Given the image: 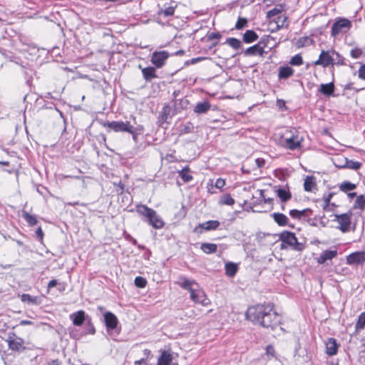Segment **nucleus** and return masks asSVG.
Segmentation results:
<instances>
[{"label":"nucleus","mask_w":365,"mask_h":365,"mask_svg":"<svg viewBox=\"0 0 365 365\" xmlns=\"http://www.w3.org/2000/svg\"><path fill=\"white\" fill-rule=\"evenodd\" d=\"M245 316L253 324L272 329L277 327L281 321V316L274 310L271 304L251 306L248 307Z\"/></svg>","instance_id":"1"},{"label":"nucleus","mask_w":365,"mask_h":365,"mask_svg":"<svg viewBox=\"0 0 365 365\" xmlns=\"http://www.w3.org/2000/svg\"><path fill=\"white\" fill-rule=\"evenodd\" d=\"M176 284L181 288L190 292V299L195 303L200 304L204 307H207L210 304V299L196 281L187 279L184 276H180Z\"/></svg>","instance_id":"2"},{"label":"nucleus","mask_w":365,"mask_h":365,"mask_svg":"<svg viewBox=\"0 0 365 365\" xmlns=\"http://www.w3.org/2000/svg\"><path fill=\"white\" fill-rule=\"evenodd\" d=\"M136 212L141 216L146 218L149 225L155 229H161L164 227L165 223L163 219L157 214L153 209L148 207L145 205H136Z\"/></svg>","instance_id":"3"},{"label":"nucleus","mask_w":365,"mask_h":365,"mask_svg":"<svg viewBox=\"0 0 365 365\" xmlns=\"http://www.w3.org/2000/svg\"><path fill=\"white\" fill-rule=\"evenodd\" d=\"M351 28V22L345 18H339L331 26V36H336L340 33H346Z\"/></svg>","instance_id":"4"},{"label":"nucleus","mask_w":365,"mask_h":365,"mask_svg":"<svg viewBox=\"0 0 365 365\" xmlns=\"http://www.w3.org/2000/svg\"><path fill=\"white\" fill-rule=\"evenodd\" d=\"M105 127H108L115 132H128L130 134L134 133V127L128 121H111L104 124Z\"/></svg>","instance_id":"5"},{"label":"nucleus","mask_w":365,"mask_h":365,"mask_svg":"<svg viewBox=\"0 0 365 365\" xmlns=\"http://www.w3.org/2000/svg\"><path fill=\"white\" fill-rule=\"evenodd\" d=\"M279 239L282 241V248H291L294 250H297V237L294 233L284 231L280 234Z\"/></svg>","instance_id":"6"},{"label":"nucleus","mask_w":365,"mask_h":365,"mask_svg":"<svg viewBox=\"0 0 365 365\" xmlns=\"http://www.w3.org/2000/svg\"><path fill=\"white\" fill-rule=\"evenodd\" d=\"M334 50L322 51L319 56V59L315 61V65L322 66L324 68L334 66L333 56H334Z\"/></svg>","instance_id":"7"},{"label":"nucleus","mask_w":365,"mask_h":365,"mask_svg":"<svg viewBox=\"0 0 365 365\" xmlns=\"http://www.w3.org/2000/svg\"><path fill=\"white\" fill-rule=\"evenodd\" d=\"M170 56V54L166 51H155L151 56V62L156 68H161L165 63L166 60Z\"/></svg>","instance_id":"8"},{"label":"nucleus","mask_w":365,"mask_h":365,"mask_svg":"<svg viewBox=\"0 0 365 365\" xmlns=\"http://www.w3.org/2000/svg\"><path fill=\"white\" fill-rule=\"evenodd\" d=\"M365 262V252L360 251L350 254L346 257V263L350 265L361 264Z\"/></svg>","instance_id":"9"},{"label":"nucleus","mask_w":365,"mask_h":365,"mask_svg":"<svg viewBox=\"0 0 365 365\" xmlns=\"http://www.w3.org/2000/svg\"><path fill=\"white\" fill-rule=\"evenodd\" d=\"M104 323L108 331L116 328L118 320L117 317L110 312H106L104 314Z\"/></svg>","instance_id":"10"},{"label":"nucleus","mask_w":365,"mask_h":365,"mask_svg":"<svg viewBox=\"0 0 365 365\" xmlns=\"http://www.w3.org/2000/svg\"><path fill=\"white\" fill-rule=\"evenodd\" d=\"M279 143L290 150H294L297 147V143L294 141V138L289 132L286 131L281 137Z\"/></svg>","instance_id":"11"},{"label":"nucleus","mask_w":365,"mask_h":365,"mask_svg":"<svg viewBox=\"0 0 365 365\" xmlns=\"http://www.w3.org/2000/svg\"><path fill=\"white\" fill-rule=\"evenodd\" d=\"M335 221L338 222V227L342 232H346L349 230L351 224V217L349 214H341L335 216Z\"/></svg>","instance_id":"12"},{"label":"nucleus","mask_w":365,"mask_h":365,"mask_svg":"<svg viewBox=\"0 0 365 365\" xmlns=\"http://www.w3.org/2000/svg\"><path fill=\"white\" fill-rule=\"evenodd\" d=\"M264 53V48L260 45V43H257L252 46H250L244 51V55L246 56H262Z\"/></svg>","instance_id":"13"},{"label":"nucleus","mask_w":365,"mask_h":365,"mask_svg":"<svg viewBox=\"0 0 365 365\" xmlns=\"http://www.w3.org/2000/svg\"><path fill=\"white\" fill-rule=\"evenodd\" d=\"M303 185L305 191L315 192L317 190L316 178L313 175L306 176Z\"/></svg>","instance_id":"14"},{"label":"nucleus","mask_w":365,"mask_h":365,"mask_svg":"<svg viewBox=\"0 0 365 365\" xmlns=\"http://www.w3.org/2000/svg\"><path fill=\"white\" fill-rule=\"evenodd\" d=\"M341 160L344 162V163L336 164V166L340 168H349L354 170H359L361 163L358 161H354L352 160H349L347 158H341Z\"/></svg>","instance_id":"15"},{"label":"nucleus","mask_w":365,"mask_h":365,"mask_svg":"<svg viewBox=\"0 0 365 365\" xmlns=\"http://www.w3.org/2000/svg\"><path fill=\"white\" fill-rule=\"evenodd\" d=\"M337 255V250H325L317 258L319 264H324L328 260H331Z\"/></svg>","instance_id":"16"},{"label":"nucleus","mask_w":365,"mask_h":365,"mask_svg":"<svg viewBox=\"0 0 365 365\" xmlns=\"http://www.w3.org/2000/svg\"><path fill=\"white\" fill-rule=\"evenodd\" d=\"M8 343L9 348L14 351H19L24 348V340L21 338L17 336H9Z\"/></svg>","instance_id":"17"},{"label":"nucleus","mask_w":365,"mask_h":365,"mask_svg":"<svg viewBox=\"0 0 365 365\" xmlns=\"http://www.w3.org/2000/svg\"><path fill=\"white\" fill-rule=\"evenodd\" d=\"M326 353L329 356H334L336 354L339 345L336 340L333 338H329L325 343Z\"/></svg>","instance_id":"18"},{"label":"nucleus","mask_w":365,"mask_h":365,"mask_svg":"<svg viewBox=\"0 0 365 365\" xmlns=\"http://www.w3.org/2000/svg\"><path fill=\"white\" fill-rule=\"evenodd\" d=\"M335 86L333 82L329 83H322L318 88V92L326 96H330L334 94Z\"/></svg>","instance_id":"19"},{"label":"nucleus","mask_w":365,"mask_h":365,"mask_svg":"<svg viewBox=\"0 0 365 365\" xmlns=\"http://www.w3.org/2000/svg\"><path fill=\"white\" fill-rule=\"evenodd\" d=\"M85 314L84 311L80 310L71 314L70 319L75 326H81L85 321Z\"/></svg>","instance_id":"20"},{"label":"nucleus","mask_w":365,"mask_h":365,"mask_svg":"<svg viewBox=\"0 0 365 365\" xmlns=\"http://www.w3.org/2000/svg\"><path fill=\"white\" fill-rule=\"evenodd\" d=\"M158 365H178V364L173 361V357L170 353L163 351L158 360Z\"/></svg>","instance_id":"21"},{"label":"nucleus","mask_w":365,"mask_h":365,"mask_svg":"<svg viewBox=\"0 0 365 365\" xmlns=\"http://www.w3.org/2000/svg\"><path fill=\"white\" fill-rule=\"evenodd\" d=\"M220 225V222L217 220H208L200 224L198 227L195 228V230H197L198 228L203 229L206 231L215 230L217 229Z\"/></svg>","instance_id":"22"},{"label":"nucleus","mask_w":365,"mask_h":365,"mask_svg":"<svg viewBox=\"0 0 365 365\" xmlns=\"http://www.w3.org/2000/svg\"><path fill=\"white\" fill-rule=\"evenodd\" d=\"M142 74L145 80L147 81H150L152 79L158 77L155 73V68L153 67H146L143 68Z\"/></svg>","instance_id":"23"},{"label":"nucleus","mask_w":365,"mask_h":365,"mask_svg":"<svg viewBox=\"0 0 365 365\" xmlns=\"http://www.w3.org/2000/svg\"><path fill=\"white\" fill-rule=\"evenodd\" d=\"M259 36L253 30H247L242 36V40L246 43H251L258 39Z\"/></svg>","instance_id":"24"},{"label":"nucleus","mask_w":365,"mask_h":365,"mask_svg":"<svg viewBox=\"0 0 365 365\" xmlns=\"http://www.w3.org/2000/svg\"><path fill=\"white\" fill-rule=\"evenodd\" d=\"M211 108V105L207 101L199 102L197 103L194 108V111L196 113H205L208 111Z\"/></svg>","instance_id":"25"},{"label":"nucleus","mask_w":365,"mask_h":365,"mask_svg":"<svg viewBox=\"0 0 365 365\" xmlns=\"http://www.w3.org/2000/svg\"><path fill=\"white\" fill-rule=\"evenodd\" d=\"M177 7V4L175 2H173L171 5L165 7V9H161L158 11L159 16H164L165 17L171 16L174 14L175 10Z\"/></svg>","instance_id":"26"},{"label":"nucleus","mask_w":365,"mask_h":365,"mask_svg":"<svg viewBox=\"0 0 365 365\" xmlns=\"http://www.w3.org/2000/svg\"><path fill=\"white\" fill-rule=\"evenodd\" d=\"M294 73V70L287 66H282L279 68L278 77L279 78H287L290 77Z\"/></svg>","instance_id":"27"},{"label":"nucleus","mask_w":365,"mask_h":365,"mask_svg":"<svg viewBox=\"0 0 365 365\" xmlns=\"http://www.w3.org/2000/svg\"><path fill=\"white\" fill-rule=\"evenodd\" d=\"M21 299L23 302L29 304H39L40 300L38 297H32L29 294H23L21 296Z\"/></svg>","instance_id":"28"},{"label":"nucleus","mask_w":365,"mask_h":365,"mask_svg":"<svg viewBox=\"0 0 365 365\" xmlns=\"http://www.w3.org/2000/svg\"><path fill=\"white\" fill-rule=\"evenodd\" d=\"M276 192H277V195L279 197V198L282 202H286L291 198L290 192L284 187L278 188L276 190Z\"/></svg>","instance_id":"29"},{"label":"nucleus","mask_w":365,"mask_h":365,"mask_svg":"<svg viewBox=\"0 0 365 365\" xmlns=\"http://www.w3.org/2000/svg\"><path fill=\"white\" fill-rule=\"evenodd\" d=\"M274 220L279 225L284 226L287 225L288 218L286 215L279 212H274L272 214Z\"/></svg>","instance_id":"30"},{"label":"nucleus","mask_w":365,"mask_h":365,"mask_svg":"<svg viewBox=\"0 0 365 365\" xmlns=\"http://www.w3.org/2000/svg\"><path fill=\"white\" fill-rule=\"evenodd\" d=\"M200 248L205 253L212 254L217 251V246L214 243H202Z\"/></svg>","instance_id":"31"},{"label":"nucleus","mask_w":365,"mask_h":365,"mask_svg":"<svg viewBox=\"0 0 365 365\" xmlns=\"http://www.w3.org/2000/svg\"><path fill=\"white\" fill-rule=\"evenodd\" d=\"M235 201L230 194H224L219 199V204L223 205H233Z\"/></svg>","instance_id":"32"},{"label":"nucleus","mask_w":365,"mask_h":365,"mask_svg":"<svg viewBox=\"0 0 365 365\" xmlns=\"http://www.w3.org/2000/svg\"><path fill=\"white\" fill-rule=\"evenodd\" d=\"M22 217L30 226L36 225L38 222L36 217L34 215H30L26 211H23Z\"/></svg>","instance_id":"33"},{"label":"nucleus","mask_w":365,"mask_h":365,"mask_svg":"<svg viewBox=\"0 0 365 365\" xmlns=\"http://www.w3.org/2000/svg\"><path fill=\"white\" fill-rule=\"evenodd\" d=\"M237 270V266L232 262H228L225 264V272L229 277H233Z\"/></svg>","instance_id":"34"},{"label":"nucleus","mask_w":365,"mask_h":365,"mask_svg":"<svg viewBox=\"0 0 365 365\" xmlns=\"http://www.w3.org/2000/svg\"><path fill=\"white\" fill-rule=\"evenodd\" d=\"M189 168L185 167L182 170L178 171L179 175L184 182H187L192 180V176L189 173Z\"/></svg>","instance_id":"35"},{"label":"nucleus","mask_w":365,"mask_h":365,"mask_svg":"<svg viewBox=\"0 0 365 365\" xmlns=\"http://www.w3.org/2000/svg\"><path fill=\"white\" fill-rule=\"evenodd\" d=\"M355 188L356 185L348 181L343 182L339 186L340 190L343 192H348L349 190H354Z\"/></svg>","instance_id":"36"},{"label":"nucleus","mask_w":365,"mask_h":365,"mask_svg":"<svg viewBox=\"0 0 365 365\" xmlns=\"http://www.w3.org/2000/svg\"><path fill=\"white\" fill-rule=\"evenodd\" d=\"M312 212L310 210H304L302 211L298 210V220L302 221H307V222H309V220L307 219V217H309L310 215H312Z\"/></svg>","instance_id":"37"},{"label":"nucleus","mask_w":365,"mask_h":365,"mask_svg":"<svg viewBox=\"0 0 365 365\" xmlns=\"http://www.w3.org/2000/svg\"><path fill=\"white\" fill-rule=\"evenodd\" d=\"M354 207L359 208L360 210H364L365 207V195H359L356 197Z\"/></svg>","instance_id":"38"},{"label":"nucleus","mask_w":365,"mask_h":365,"mask_svg":"<svg viewBox=\"0 0 365 365\" xmlns=\"http://www.w3.org/2000/svg\"><path fill=\"white\" fill-rule=\"evenodd\" d=\"M227 43L235 49H238L241 47V41L235 38H228L227 39Z\"/></svg>","instance_id":"39"},{"label":"nucleus","mask_w":365,"mask_h":365,"mask_svg":"<svg viewBox=\"0 0 365 365\" xmlns=\"http://www.w3.org/2000/svg\"><path fill=\"white\" fill-rule=\"evenodd\" d=\"M365 327V312H362L358 317L356 323V329L359 330L364 329Z\"/></svg>","instance_id":"40"},{"label":"nucleus","mask_w":365,"mask_h":365,"mask_svg":"<svg viewBox=\"0 0 365 365\" xmlns=\"http://www.w3.org/2000/svg\"><path fill=\"white\" fill-rule=\"evenodd\" d=\"M312 42H313V41L310 37H308V36L302 37L299 39H298V48L309 46V45L312 44Z\"/></svg>","instance_id":"41"},{"label":"nucleus","mask_w":365,"mask_h":365,"mask_svg":"<svg viewBox=\"0 0 365 365\" xmlns=\"http://www.w3.org/2000/svg\"><path fill=\"white\" fill-rule=\"evenodd\" d=\"M334 65L336 64L339 66L345 65L344 58L338 52L335 51L334 56H333Z\"/></svg>","instance_id":"42"},{"label":"nucleus","mask_w":365,"mask_h":365,"mask_svg":"<svg viewBox=\"0 0 365 365\" xmlns=\"http://www.w3.org/2000/svg\"><path fill=\"white\" fill-rule=\"evenodd\" d=\"M135 285L140 288H144L147 284V281L144 277H136L134 280Z\"/></svg>","instance_id":"43"},{"label":"nucleus","mask_w":365,"mask_h":365,"mask_svg":"<svg viewBox=\"0 0 365 365\" xmlns=\"http://www.w3.org/2000/svg\"><path fill=\"white\" fill-rule=\"evenodd\" d=\"M247 24V19L246 18L240 17L235 24V28L240 30L245 27Z\"/></svg>","instance_id":"44"},{"label":"nucleus","mask_w":365,"mask_h":365,"mask_svg":"<svg viewBox=\"0 0 365 365\" xmlns=\"http://www.w3.org/2000/svg\"><path fill=\"white\" fill-rule=\"evenodd\" d=\"M363 51L361 48H354L351 50L350 55L353 58L357 59L362 56Z\"/></svg>","instance_id":"45"},{"label":"nucleus","mask_w":365,"mask_h":365,"mask_svg":"<svg viewBox=\"0 0 365 365\" xmlns=\"http://www.w3.org/2000/svg\"><path fill=\"white\" fill-rule=\"evenodd\" d=\"M332 197V194L331 193H329L328 195H327L326 197H324V205H323V207L324 210L327 209V207H329V202H330V200Z\"/></svg>","instance_id":"46"},{"label":"nucleus","mask_w":365,"mask_h":365,"mask_svg":"<svg viewBox=\"0 0 365 365\" xmlns=\"http://www.w3.org/2000/svg\"><path fill=\"white\" fill-rule=\"evenodd\" d=\"M359 78L365 80V64L361 65L359 69Z\"/></svg>","instance_id":"47"},{"label":"nucleus","mask_w":365,"mask_h":365,"mask_svg":"<svg viewBox=\"0 0 365 365\" xmlns=\"http://www.w3.org/2000/svg\"><path fill=\"white\" fill-rule=\"evenodd\" d=\"M225 180H223L222 178L217 179V180L215 181V187L219 188V189L222 188L225 186Z\"/></svg>","instance_id":"48"},{"label":"nucleus","mask_w":365,"mask_h":365,"mask_svg":"<svg viewBox=\"0 0 365 365\" xmlns=\"http://www.w3.org/2000/svg\"><path fill=\"white\" fill-rule=\"evenodd\" d=\"M255 163L258 168H263L265 165V160L263 158H256Z\"/></svg>","instance_id":"49"},{"label":"nucleus","mask_w":365,"mask_h":365,"mask_svg":"<svg viewBox=\"0 0 365 365\" xmlns=\"http://www.w3.org/2000/svg\"><path fill=\"white\" fill-rule=\"evenodd\" d=\"M36 237L37 238L40 240V241H42L43 240V230L41 227H38L36 231Z\"/></svg>","instance_id":"50"},{"label":"nucleus","mask_w":365,"mask_h":365,"mask_svg":"<svg viewBox=\"0 0 365 365\" xmlns=\"http://www.w3.org/2000/svg\"><path fill=\"white\" fill-rule=\"evenodd\" d=\"M266 353L269 356H274V349L272 346L269 345L266 348Z\"/></svg>","instance_id":"51"},{"label":"nucleus","mask_w":365,"mask_h":365,"mask_svg":"<svg viewBox=\"0 0 365 365\" xmlns=\"http://www.w3.org/2000/svg\"><path fill=\"white\" fill-rule=\"evenodd\" d=\"M58 284V282L56 279H52L51 280L48 284V289H51V288H53L54 287H56Z\"/></svg>","instance_id":"52"},{"label":"nucleus","mask_w":365,"mask_h":365,"mask_svg":"<svg viewBox=\"0 0 365 365\" xmlns=\"http://www.w3.org/2000/svg\"><path fill=\"white\" fill-rule=\"evenodd\" d=\"M221 37L220 34L218 33H211L209 35L210 39H219Z\"/></svg>","instance_id":"53"},{"label":"nucleus","mask_w":365,"mask_h":365,"mask_svg":"<svg viewBox=\"0 0 365 365\" xmlns=\"http://www.w3.org/2000/svg\"><path fill=\"white\" fill-rule=\"evenodd\" d=\"M279 11L277 9H272L267 12V16L269 18H272V16H275L277 14H278Z\"/></svg>","instance_id":"54"},{"label":"nucleus","mask_w":365,"mask_h":365,"mask_svg":"<svg viewBox=\"0 0 365 365\" xmlns=\"http://www.w3.org/2000/svg\"><path fill=\"white\" fill-rule=\"evenodd\" d=\"M33 324V322L29 320H21L19 323L21 326L31 325Z\"/></svg>","instance_id":"55"},{"label":"nucleus","mask_w":365,"mask_h":365,"mask_svg":"<svg viewBox=\"0 0 365 365\" xmlns=\"http://www.w3.org/2000/svg\"><path fill=\"white\" fill-rule=\"evenodd\" d=\"M135 365H148L144 359H140L135 362Z\"/></svg>","instance_id":"56"},{"label":"nucleus","mask_w":365,"mask_h":365,"mask_svg":"<svg viewBox=\"0 0 365 365\" xmlns=\"http://www.w3.org/2000/svg\"><path fill=\"white\" fill-rule=\"evenodd\" d=\"M46 365H60L58 360H52L46 364Z\"/></svg>","instance_id":"57"},{"label":"nucleus","mask_w":365,"mask_h":365,"mask_svg":"<svg viewBox=\"0 0 365 365\" xmlns=\"http://www.w3.org/2000/svg\"><path fill=\"white\" fill-rule=\"evenodd\" d=\"M290 63H291L292 65H294V66L297 65V55H296V56H294L291 58V60H290Z\"/></svg>","instance_id":"58"},{"label":"nucleus","mask_w":365,"mask_h":365,"mask_svg":"<svg viewBox=\"0 0 365 365\" xmlns=\"http://www.w3.org/2000/svg\"><path fill=\"white\" fill-rule=\"evenodd\" d=\"M203 58H194L191 60V63L194 64V63H196L199 61H200L201 60H202Z\"/></svg>","instance_id":"59"},{"label":"nucleus","mask_w":365,"mask_h":365,"mask_svg":"<svg viewBox=\"0 0 365 365\" xmlns=\"http://www.w3.org/2000/svg\"><path fill=\"white\" fill-rule=\"evenodd\" d=\"M289 214H290V215H291L292 217H294V218L297 217V210H292L290 211Z\"/></svg>","instance_id":"60"},{"label":"nucleus","mask_w":365,"mask_h":365,"mask_svg":"<svg viewBox=\"0 0 365 365\" xmlns=\"http://www.w3.org/2000/svg\"><path fill=\"white\" fill-rule=\"evenodd\" d=\"M341 158H344V157L338 158L336 159L337 162L334 163V164L336 165V164H339V163H344V162L341 160Z\"/></svg>","instance_id":"61"},{"label":"nucleus","mask_w":365,"mask_h":365,"mask_svg":"<svg viewBox=\"0 0 365 365\" xmlns=\"http://www.w3.org/2000/svg\"><path fill=\"white\" fill-rule=\"evenodd\" d=\"M348 196L349 198L352 199L356 196V192H350L348 194Z\"/></svg>","instance_id":"62"},{"label":"nucleus","mask_w":365,"mask_h":365,"mask_svg":"<svg viewBox=\"0 0 365 365\" xmlns=\"http://www.w3.org/2000/svg\"><path fill=\"white\" fill-rule=\"evenodd\" d=\"M303 63V60L302 56L298 55V66L302 65Z\"/></svg>","instance_id":"63"},{"label":"nucleus","mask_w":365,"mask_h":365,"mask_svg":"<svg viewBox=\"0 0 365 365\" xmlns=\"http://www.w3.org/2000/svg\"><path fill=\"white\" fill-rule=\"evenodd\" d=\"M0 165H9V163L8 161H0Z\"/></svg>","instance_id":"64"}]
</instances>
